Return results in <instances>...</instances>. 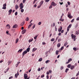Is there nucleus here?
Masks as SVG:
<instances>
[{
	"instance_id": "nucleus-1",
	"label": "nucleus",
	"mask_w": 79,
	"mask_h": 79,
	"mask_svg": "<svg viewBox=\"0 0 79 79\" xmlns=\"http://www.w3.org/2000/svg\"><path fill=\"white\" fill-rule=\"evenodd\" d=\"M44 3V1H40V5L38 6H37V8H39L41 7V6H42L43 4Z\"/></svg>"
},
{
	"instance_id": "nucleus-2",
	"label": "nucleus",
	"mask_w": 79,
	"mask_h": 79,
	"mask_svg": "<svg viewBox=\"0 0 79 79\" xmlns=\"http://www.w3.org/2000/svg\"><path fill=\"white\" fill-rule=\"evenodd\" d=\"M19 6L20 7V9H23V8H24V6H23V3H21L20 4Z\"/></svg>"
},
{
	"instance_id": "nucleus-3",
	"label": "nucleus",
	"mask_w": 79,
	"mask_h": 79,
	"mask_svg": "<svg viewBox=\"0 0 79 79\" xmlns=\"http://www.w3.org/2000/svg\"><path fill=\"white\" fill-rule=\"evenodd\" d=\"M68 17L69 19H71V18H73V17L72 16V15H71V13H68Z\"/></svg>"
},
{
	"instance_id": "nucleus-4",
	"label": "nucleus",
	"mask_w": 79,
	"mask_h": 79,
	"mask_svg": "<svg viewBox=\"0 0 79 79\" xmlns=\"http://www.w3.org/2000/svg\"><path fill=\"white\" fill-rule=\"evenodd\" d=\"M24 77L25 79H29V78H27L28 76L27 74L24 73Z\"/></svg>"
},
{
	"instance_id": "nucleus-5",
	"label": "nucleus",
	"mask_w": 79,
	"mask_h": 79,
	"mask_svg": "<svg viewBox=\"0 0 79 79\" xmlns=\"http://www.w3.org/2000/svg\"><path fill=\"white\" fill-rule=\"evenodd\" d=\"M6 3H5V4H3V7L2 8V9H4V10H6Z\"/></svg>"
},
{
	"instance_id": "nucleus-6",
	"label": "nucleus",
	"mask_w": 79,
	"mask_h": 79,
	"mask_svg": "<svg viewBox=\"0 0 79 79\" xmlns=\"http://www.w3.org/2000/svg\"><path fill=\"white\" fill-rule=\"evenodd\" d=\"M27 53V52L26 50H25L22 53L23 58V56H24L25 55H26V54Z\"/></svg>"
},
{
	"instance_id": "nucleus-7",
	"label": "nucleus",
	"mask_w": 79,
	"mask_h": 79,
	"mask_svg": "<svg viewBox=\"0 0 79 79\" xmlns=\"http://www.w3.org/2000/svg\"><path fill=\"white\" fill-rule=\"evenodd\" d=\"M73 60L72 58H70L68 60V61L66 63V64H68L69 63H70Z\"/></svg>"
},
{
	"instance_id": "nucleus-8",
	"label": "nucleus",
	"mask_w": 79,
	"mask_h": 79,
	"mask_svg": "<svg viewBox=\"0 0 79 79\" xmlns=\"http://www.w3.org/2000/svg\"><path fill=\"white\" fill-rule=\"evenodd\" d=\"M12 11L13 10H12L11 9H10L9 10V11H8V12H9L8 15H10L11 14V13Z\"/></svg>"
},
{
	"instance_id": "nucleus-9",
	"label": "nucleus",
	"mask_w": 79,
	"mask_h": 79,
	"mask_svg": "<svg viewBox=\"0 0 79 79\" xmlns=\"http://www.w3.org/2000/svg\"><path fill=\"white\" fill-rule=\"evenodd\" d=\"M71 37H72V39H75V38L76 37V35H74V34H72Z\"/></svg>"
},
{
	"instance_id": "nucleus-10",
	"label": "nucleus",
	"mask_w": 79,
	"mask_h": 79,
	"mask_svg": "<svg viewBox=\"0 0 79 79\" xmlns=\"http://www.w3.org/2000/svg\"><path fill=\"white\" fill-rule=\"evenodd\" d=\"M62 27L61 26L60 28H59L58 29V31L59 32H60L61 31V30H62Z\"/></svg>"
},
{
	"instance_id": "nucleus-11",
	"label": "nucleus",
	"mask_w": 79,
	"mask_h": 79,
	"mask_svg": "<svg viewBox=\"0 0 79 79\" xmlns=\"http://www.w3.org/2000/svg\"><path fill=\"white\" fill-rule=\"evenodd\" d=\"M56 3H55V2H52V5L53 6H56Z\"/></svg>"
},
{
	"instance_id": "nucleus-12",
	"label": "nucleus",
	"mask_w": 79,
	"mask_h": 79,
	"mask_svg": "<svg viewBox=\"0 0 79 79\" xmlns=\"http://www.w3.org/2000/svg\"><path fill=\"white\" fill-rule=\"evenodd\" d=\"M7 63H8V66H9L12 63V61L9 60Z\"/></svg>"
},
{
	"instance_id": "nucleus-13",
	"label": "nucleus",
	"mask_w": 79,
	"mask_h": 79,
	"mask_svg": "<svg viewBox=\"0 0 79 79\" xmlns=\"http://www.w3.org/2000/svg\"><path fill=\"white\" fill-rule=\"evenodd\" d=\"M37 50V48H34L32 49V52H34L35 51H36Z\"/></svg>"
},
{
	"instance_id": "nucleus-14",
	"label": "nucleus",
	"mask_w": 79,
	"mask_h": 79,
	"mask_svg": "<svg viewBox=\"0 0 79 79\" xmlns=\"http://www.w3.org/2000/svg\"><path fill=\"white\" fill-rule=\"evenodd\" d=\"M19 74L18 73H15V78H17L18 77V76H19Z\"/></svg>"
},
{
	"instance_id": "nucleus-15",
	"label": "nucleus",
	"mask_w": 79,
	"mask_h": 79,
	"mask_svg": "<svg viewBox=\"0 0 79 79\" xmlns=\"http://www.w3.org/2000/svg\"><path fill=\"white\" fill-rule=\"evenodd\" d=\"M74 67H75V66L74 65H71L70 69L72 70L74 68Z\"/></svg>"
},
{
	"instance_id": "nucleus-16",
	"label": "nucleus",
	"mask_w": 79,
	"mask_h": 79,
	"mask_svg": "<svg viewBox=\"0 0 79 79\" xmlns=\"http://www.w3.org/2000/svg\"><path fill=\"white\" fill-rule=\"evenodd\" d=\"M18 8H19V6L18 5L16 4L15 6V10H18Z\"/></svg>"
},
{
	"instance_id": "nucleus-17",
	"label": "nucleus",
	"mask_w": 79,
	"mask_h": 79,
	"mask_svg": "<svg viewBox=\"0 0 79 79\" xmlns=\"http://www.w3.org/2000/svg\"><path fill=\"white\" fill-rule=\"evenodd\" d=\"M26 30L25 29L23 30V31H22V34H24L26 32Z\"/></svg>"
},
{
	"instance_id": "nucleus-18",
	"label": "nucleus",
	"mask_w": 79,
	"mask_h": 79,
	"mask_svg": "<svg viewBox=\"0 0 79 79\" xmlns=\"http://www.w3.org/2000/svg\"><path fill=\"white\" fill-rule=\"evenodd\" d=\"M32 23H31L28 26V29H29V28L31 27V26H32Z\"/></svg>"
},
{
	"instance_id": "nucleus-19",
	"label": "nucleus",
	"mask_w": 79,
	"mask_h": 79,
	"mask_svg": "<svg viewBox=\"0 0 79 79\" xmlns=\"http://www.w3.org/2000/svg\"><path fill=\"white\" fill-rule=\"evenodd\" d=\"M6 27H8V29H10V27H10V25L9 24H7L6 25Z\"/></svg>"
},
{
	"instance_id": "nucleus-20",
	"label": "nucleus",
	"mask_w": 79,
	"mask_h": 79,
	"mask_svg": "<svg viewBox=\"0 0 79 79\" xmlns=\"http://www.w3.org/2000/svg\"><path fill=\"white\" fill-rule=\"evenodd\" d=\"M17 27L18 25L17 24H15L13 27V28H16Z\"/></svg>"
},
{
	"instance_id": "nucleus-21",
	"label": "nucleus",
	"mask_w": 79,
	"mask_h": 79,
	"mask_svg": "<svg viewBox=\"0 0 79 79\" xmlns=\"http://www.w3.org/2000/svg\"><path fill=\"white\" fill-rule=\"evenodd\" d=\"M60 46H61V44L60 43H59L57 44V47L59 48Z\"/></svg>"
},
{
	"instance_id": "nucleus-22",
	"label": "nucleus",
	"mask_w": 79,
	"mask_h": 79,
	"mask_svg": "<svg viewBox=\"0 0 79 79\" xmlns=\"http://www.w3.org/2000/svg\"><path fill=\"white\" fill-rule=\"evenodd\" d=\"M33 40V39H30L28 40V42L29 43H30L31 42H32Z\"/></svg>"
},
{
	"instance_id": "nucleus-23",
	"label": "nucleus",
	"mask_w": 79,
	"mask_h": 79,
	"mask_svg": "<svg viewBox=\"0 0 79 79\" xmlns=\"http://www.w3.org/2000/svg\"><path fill=\"white\" fill-rule=\"evenodd\" d=\"M71 64H69L67 66L69 68H70L71 67Z\"/></svg>"
},
{
	"instance_id": "nucleus-24",
	"label": "nucleus",
	"mask_w": 79,
	"mask_h": 79,
	"mask_svg": "<svg viewBox=\"0 0 79 79\" xmlns=\"http://www.w3.org/2000/svg\"><path fill=\"white\" fill-rule=\"evenodd\" d=\"M24 22H22L21 23V24H20V26H24Z\"/></svg>"
},
{
	"instance_id": "nucleus-25",
	"label": "nucleus",
	"mask_w": 79,
	"mask_h": 79,
	"mask_svg": "<svg viewBox=\"0 0 79 79\" xmlns=\"http://www.w3.org/2000/svg\"><path fill=\"white\" fill-rule=\"evenodd\" d=\"M23 50V49H19L18 51V53L19 52H20V53H21V52H22Z\"/></svg>"
},
{
	"instance_id": "nucleus-26",
	"label": "nucleus",
	"mask_w": 79,
	"mask_h": 79,
	"mask_svg": "<svg viewBox=\"0 0 79 79\" xmlns=\"http://www.w3.org/2000/svg\"><path fill=\"white\" fill-rule=\"evenodd\" d=\"M64 19H59V21H62V22H63V21H64Z\"/></svg>"
},
{
	"instance_id": "nucleus-27",
	"label": "nucleus",
	"mask_w": 79,
	"mask_h": 79,
	"mask_svg": "<svg viewBox=\"0 0 79 79\" xmlns=\"http://www.w3.org/2000/svg\"><path fill=\"white\" fill-rule=\"evenodd\" d=\"M27 52H29L30 51V48H28L27 49Z\"/></svg>"
},
{
	"instance_id": "nucleus-28",
	"label": "nucleus",
	"mask_w": 79,
	"mask_h": 79,
	"mask_svg": "<svg viewBox=\"0 0 79 79\" xmlns=\"http://www.w3.org/2000/svg\"><path fill=\"white\" fill-rule=\"evenodd\" d=\"M49 62H50V60H47L45 61V63H46V64H47V63H49Z\"/></svg>"
},
{
	"instance_id": "nucleus-29",
	"label": "nucleus",
	"mask_w": 79,
	"mask_h": 79,
	"mask_svg": "<svg viewBox=\"0 0 79 79\" xmlns=\"http://www.w3.org/2000/svg\"><path fill=\"white\" fill-rule=\"evenodd\" d=\"M59 51H58V50H57L56 51V55H58V53H59Z\"/></svg>"
},
{
	"instance_id": "nucleus-30",
	"label": "nucleus",
	"mask_w": 79,
	"mask_h": 79,
	"mask_svg": "<svg viewBox=\"0 0 79 79\" xmlns=\"http://www.w3.org/2000/svg\"><path fill=\"white\" fill-rule=\"evenodd\" d=\"M19 41V39L17 38L16 40V44H17V43Z\"/></svg>"
},
{
	"instance_id": "nucleus-31",
	"label": "nucleus",
	"mask_w": 79,
	"mask_h": 79,
	"mask_svg": "<svg viewBox=\"0 0 79 79\" xmlns=\"http://www.w3.org/2000/svg\"><path fill=\"white\" fill-rule=\"evenodd\" d=\"M68 71H69V69H68V68L66 69L65 71V72L68 73Z\"/></svg>"
},
{
	"instance_id": "nucleus-32",
	"label": "nucleus",
	"mask_w": 79,
	"mask_h": 79,
	"mask_svg": "<svg viewBox=\"0 0 79 79\" xmlns=\"http://www.w3.org/2000/svg\"><path fill=\"white\" fill-rule=\"evenodd\" d=\"M21 13H23L24 12V9H21Z\"/></svg>"
},
{
	"instance_id": "nucleus-33",
	"label": "nucleus",
	"mask_w": 79,
	"mask_h": 79,
	"mask_svg": "<svg viewBox=\"0 0 79 79\" xmlns=\"http://www.w3.org/2000/svg\"><path fill=\"white\" fill-rule=\"evenodd\" d=\"M72 26V25L71 24H70L68 27V28H69V29H70L71 28V26Z\"/></svg>"
},
{
	"instance_id": "nucleus-34",
	"label": "nucleus",
	"mask_w": 79,
	"mask_h": 79,
	"mask_svg": "<svg viewBox=\"0 0 79 79\" xmlns=\"http://www.w3.org/2000/svg\"><path fill=\"white\" fill-rule=\"evenodd\" d=\"M79 30H78V31H77L76 34H77V35H78V34H79Z\"/></svg>"
},
{
	"instance_id": "nucleus-35",
	"label": "nucleus",
	"mask_w": 79,
	"mask_h": 79,
	"mask_svg": "<svg viewBox=\"0 0 79 79\" xmlns=\"http://www.w3.org/2000/svg\"><path fill=\"white\" fill-rule=\"evenodd\" d=\"M55 26V23H53V26L51 25V27H53V26L54 27Z\"/></svg>"
},
{
	"instance_id": "nucleus-36",
	"label": "nucleus",
	"mask_w": 79,
	"mask_h": 79,
	"mask_svg": "<svg viewBox=\"0 0 79 79\" xmlns=\"http://www.w3.org/2000/svg\"><path fill=\"white\" fill-rule=\"evenodd\" d=\"M42 61V58H40L39 60V61Z\"/></svg>"
},
{
	"instance_id": "nucleus-37",
	"label": "nucleus",
	"mask_w": 79,
	"mask_h": 79,
	"mask_svg": "<svg viewBox=\"0 0 79 79\" xmlns=\"http://www.w3.org/2000/svg\"><path fill=\"white\" fill-rule=\"evenodd\" d=\"M73 50L75 51H76V50H77V48H73Z\"/></svg>"
},
{
	"instance_id": "nucleus-38",
	"label": "nucleus",
	"mask_w": 79,
	"mask_h": 79,
	"mask_svg": "<svg viewBox=\"0 0 79 79\" xmlns=\"http://www.w3.org/2000/svg\"><path fill=\"white\" fill-rule=\"evenodd\" d=\"M54 40H55L54 38H52L51 40V42H53Z\"/></svg>"
},
{
	"instance_id": "nucleus-39",
	"label": "nucleus",
	"mask_w": 79,
	"mask_h": 79,
	"mask_svg": "<svg viewBox=\"0 0 79 79\" xmlns=\"http://www.w3.org/2000/svg\"><path fill=\"white\" fill-rule=\"evenodd\" d=\"M26 21H29V18L28 17L26 18L25 19Z\"/></svg>"
},
{
	"instance_id": "nucleus-40",
	"label": "nucleus",
	"mask_w": 79,
	"mask_h": 79,
	"mask_svg": "<svg viewBox=\"0 0 79 79\" xmlns=\"http://www.w3.org/2000/svg\"><path fill=\"white\" fill-rule=\"evenodd\" d=\"M68 45V44H67V42H65V43L64 44V47H66V45Z\"/></svg>"
},
{
	"instance_id": "nucleus-41",
	"label": "nucleus",
	"mask_w": 79,
	"mask_h": 79,
	"mask_svg": "<svg viewBox=\"0 0 79 79\" xmlns=\"http://www.w3.org/2000/svg\"><path fill=\"white\" fill-rule=\"evenodd\" d=\"M37 36H38V35H36L34 37V39H36L37 38Z\"/></svg>"
},
{
	"instance_id": "nucleus-42",
	"label": "nucleus",
	"mask_w": 79,
	"mask_h": 79,
	"mask_svg": "<svg viewBox=\"0 0 79 79\" xmlns=\"http://www.w3.org/2000/svg\"><path fill=\"white\" fill-rule=\"evenodd\" d=\"M48 71H49V73H50V74H52V70H49Z\"/></svg>"
},
{
	"instance_id": "nucleus-43",
	"label": "nucleus",
	"mask_w": 79,
	"mask_h": 79,
	"mask_svg": "<svg viewBox=\"0 0 79 79\" xmlns=\"http://www.w3.org/2000/svg\"><path fill=\"white\" fill-rule=\"evenodd\" d=\"M67 3H68V5H69V6H70V5L71 4V3H70V2H67Z\"/></svg>"
},
{
	"instance_id": "nucleus-44",
	"label": "nucleus",
	"mask_w": 79,
	"mask_h": 79,
	"mask_svg": "<svg viewBox=\"0 0 79 79\" xmlns=\"http://www.w3.org/2000/svg\"><path fill=\"white\" fill-rule=\"evenodd\" d=\"M60 41H61V39H59L58 40V42H60Z\"/></svg>"
},
{
	"instance_id": "nucleus-45",
	"label": "nucleus",
	"mask_w": 79,
	"mask_h": 79,
	"mask_svg": "<svg viewBox=\"0 0 79 79\" xmlns=\"http://www.w3.org/2000/svg\"><path fill=\"white\" fill-rule=\"evenodd\" d=\"M74 21V19H73L71 21V23H73Z\"/></svg>"
},
{
	"instance_id": "nucleus-46",
	"label": "nucleus",
	"mask_w": 79,
	"mask_h": 79,
	"mask_svg": "<svg viewBox=\"0 0 79 79\" xmlns=\"http://www.w3.org/2000/svg\"><path fill=\"white\" fill-rule=\"evenodd\" d=\"M42 45H46V43L45 42H43L42 43Z\"/></svg>"
},
{
	"instance_id": "nucleus-47",
	"label": "nucleus",
	"mask_w": 79,
	"mask_h": 79,
	"mask_svg": "<svg viewBox=\"0 0 79 79\" xmlns=\"http://www.w3.org/2000/svg\"><path fill=\"white\" fill-rule=\"evenodd\" d=\"M26 0H23V3H25V2H26Z\"/></svg>"
},
{
	"instance_id": "nucleus-48",
	"label": "nucleus",
	"mask_w": 79,
	"mask_h": 79,
	"mask_svg": "<svg viewBox=\"0 0 79 79\" xmlns=\"http://www.w3.org/2000/svg\"><path fill=\"white\" fill-rule=\"evenodd\" d=\"M64 48V46H62L61 48H60V50H63V48Z\"/></svg>"
},
{
	"instance_id": "nucleus-49",
	"label": "nucleus",
	"mask_w": 79,
	"mask_h": 79,
	"mask_svg": "<svg viewBox=\"0 0 79 79\" xmlns=\"http://www.w3.org/2000/svg\"><path fill=\"white\" fill-rule=\"evenodd\" d=\"M15 16H17V15H18V12H16L15 13Z\"/></svg>"
},
{
	"instance_id": "nucleus-50",
	"label": "nucleus",
	"mask_w": 79,
	"mask_h": 79,
	"mask_svg": "<svg viewBox=\"0 0 79 79\" xmlns=\"http://www.w3.org/2000/svg\"><path fill=\"white\" fill-rule=\"evenodd\" d=\"M38 71H40V68H39L38 69Z\"/></svg>"
},
{
	"instance_id": "nucleus-51",
	"label": "nucleus",
	"mask_w": 79,
	"mask_h": 79,
	"mask_svg": "<svg viewBox=\"0 0 79 79\" xmlns=\"http://www.w3.org/2000/svg\"><path fill=\"white\" fill-rule=\"evenodd\" d=\"M46 74H47V75H48V74H50V73H49V72H47L46 73Z\"/></svg>"
},
{
	"instance_id": "nucleus-52",
	"label": "nucleus",
	"mask_w": 79,
	"mask_h": 79,
	"mask_svg": "<svg viewBox=\"0 0 79 79\" xmlns=\"http://www.w3.org/2000/svg\"><path fill=\"white\" fill-rule=\"evenodd\" d=\"M69 28L67 27V32H69Z\"/></svg>"
},
{
	"instance_id": "nucleus-53",
	"label": "nucleus",
	"mask_w": 79,
	"mask_h": 79,
	"mask_svg": "<svg viewBox=\"0 0 79 79\" xmlns=\"http://www.w3.org/2000/svg\"><path fill=\"white\" fill-rule=\"evenodd\" d=\"M79 71L78 72V73H77L76 75V76H79Z\"/></svg>"
},
{
	"instance_id": "nucleus-54",
	"label": "nucleus",
	"mask_w": 79,
	"mask_h": 79,
	"mask_svg": "<svg viewBox=\"0 0 79 79\" xmlns=\"http://www.w3.org/2000/svg\"><path fill=\"white\" fill-rule=\"evenodd\" d=\"M46 77H47V79H49V77H48V75H47V76Z\"/></svg>"
},
{
	"instance_id": "nucleus-55",
	"label": "nucleus",
	"mask_w": 79,
	"mask_h": 79,
	"mask_svg": "<svg viewBox=\"0 0 79 79\" xmlns=\"http://www.w3.org/2000/svg\"><path fill=\"white\" fill-rule=\"evenodd\" d=\"M63 69V67L61 66V67H60L61 70H62V69Z\"/></svg>"
},
{
	"instance_id": "nucleus-56",
	"label": "nucleus",
	"mask_w": 79,
	"mask_h": 79,
	"mask_svg": "<svg viewBox=\"0 0 79 79\" xmlns=\"http://www.w3.org/2000/svg\"><path fill=\"white\" fill-rule=\"evenodd\" d=\"M35 25L34 26H33L32 28L33 29H34L35 28Z\"/></svg>"
},
{
	"instance_id": "nucleus-57",
	"label": "nucleus",
	"mask_w": 79,
	"mask_h": 79,
	"mask_svg": "<svg viewBox=\"0 0 79 79\" xmlns=\"http://www.w3.org/2000/svg\"><path fill=\"white\" fill-rule=\"evenodd\" d=\"M44 77V75H42L41 76V77H42V78Z\"/></svg>"
},
{
	"instance_id": "nucleus-58",
	"label": "nucleus",
	"mask_w": 79,
	"mask_h": 79,
	"mask_svg": "<svg viewBox=\"0 0 79 79\" xmlns=\"http://www.w3.org/2000/svg\"><path fill=\"white\" fill-rule=\"evenodd\" d=\"M50 1V0H45L46 2H48Z\"/></svg>"
},
{
	"instance_id": "nucleus-59",
	"label": "nucleus",
	"mask_w": 79,
	"mask_h": 79,
	"mask_svg": "<svg viewBox=\"0 0 79 79\" xmlns=\"http://www.w3.org/2000/svg\"><path fill=\"white\" fill-rule=\"evenodd\" d=\"M77 21H79V17H78L77 19H76Z\"/></svg>"
},
{
	"instance_id": "nucleus-60",
	"label": "nucleus",
	"mask_w": 79,
	"mask_h": 79,
	"mask_svg": "<svg viewBox=\"0 0 79 79\" xmlns=\"http://www.w3.org/2000/svg\"><path fill=\"white\" fill-rule=\"evenodd\" d=\"M52 8V5H51V6H50L49 7V9H50L51 8Z\"/></svg>"
},
{
	"instance_id": "nucleus-61",
	"label": "nucleus",
	"mask_w": 79,
	"mask_h": 79,
	"mask_svg": "<svg viewBox=\"0 0 79 79\" xmlns=\"http://www.w3.org/2000/svg\"><path fill=\"white\" fill-rule=\"evenodd\" d=\"M41 23H41V22H40L38 23V25H40V24H41Z\"/></svg>"
},
{
	"instance_id": "nucleus-62",
	"label": "nucleus",
	"mask_w": 79,
	"mask_h": 79,
	"mask_svg": "<svg viewBox=\"0 0 79 79\" xmlns=\"http://www.w3.org/2000/svg\"><path fill=\"white\" fill-rule=\"evenodd\" d=\"M57 28L56 27L55 28V31H57Z\"/></svg>"
},
{
	"instance_id": "nucleus-63",
	"label": "nucleus",
	"mask_w": 79,
	"mask_h": 79,
	"mask_svg": "<svg viewBox=\"0 0 79 79\" xmlns=\"http://www.w3.org/2000/svg\"><path fill=\"white\" fill-rule=\"evenodd\" d=\"M64 32V30H62L61 31V33H63Z\"/></svg>"
},
{
	"instance_id": "nucleus-64",
	"label": "nucleus",
	"mask_w": 79,
	"mask_h": 79,
	"mask_svg": "<svg viewBox=\"0 0 79 79\" xmlns=\"http://www.w3.org/2000/svg\"><path fill=\"white\" fill-rule=\"evenodd\" d=\"M71 79H75V77H73L71 78Z\"/></svg>"
}]
</instances>
